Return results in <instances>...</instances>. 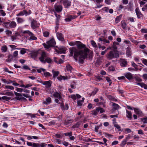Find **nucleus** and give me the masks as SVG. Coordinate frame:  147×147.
<instances>
[{
	"label": "nucleus",
	"mask_w": 147,
	"mask_h": 147,
	"mask_svg": "<svg viewBox=\"0 0 147 147\" xmlns=\"http://www.w3.org/2000/svg\"><path fill=\"white\" fill-rule=\"evenodd\" d=\"M114 126L118 129L119 131L121 130V127L118 124H114Z\"/></svg>",
	"instance_id": "obj_59"
},
{
	"label": "nucleus",
	"mask_w": 147,
	"mask_h": 147,
	"mask_svg": "<svg viewBox=\"0 0 147 147\" xmlns=\"http://www.w3.org/2000/svg\"><path fill=\"white\" fill-rule=\"evenodd\" d=\"M82 123V122L79 121L77 122L76 124L72 126V128H78L80 127V125L81 123Z\"/></svg>",
	"instance_id": "obj_35"
},
{
	"label": "nucleus",
	"mask_w": 147,
	"mask_h": 147,
	"mask_svg": "<svg viewBox=\"0 0 147 147\" xmlns=\"http://www.w3.org/2000/svg\"><path fill=\"white\" fill-rule=\"evenodd\" d=\"M105 78L106 80L109 83V85H110L112 83L111 80L108 77H106Z\"/></svg>",
	"instance_id": "obj_50"
},
{
	"label": "nucleus",
	"mask_w": 147,
	"mask_h": 147,
	"mask_svg": "<svg viewBox=\"0 0 147 147\" xmlns=\"http://www.w3.org/2000/svg\"><path fill=\"white\" fill-rule=\"evenodd\" d=\"M12 83V85L17 86H18L19 84L17 83L15 81H12L10 80H7V84H9Z\"/></svg>",
	"instance_id": "obj_21"
},
{
	"label": "nucleus",
	"mask_w": 147,
	"mask_h": 147,
	"mask_svg": "<svg viewBox=\"0 0 147 147\" xmlns=\"http://www.w3.org/2000/svg\"><path fill=\"white\" fill-rule=\"evenodd\" d=\"M30 14V12L28 13L27 11L26 10H24L22 11H21L20 13L17 14L16 16H22L25 15V16L29 15Z\"/></svg>",
	"instance_id": "obj_11"
},
{
	"label": "nucleus",
	"mask_w": 147,
	"mask_h": 147,
	"mask_svg": "<svg viewBox=\"0 0 147 147\" xmlns=\"http://www.w3.org/2000/svg\"><path fill=\"white\" fill-rule=\"evenodd\" d=\"M61 108L63 111L66 110V107L64 106L63 103H61Z\"/></svg>",
	"instance_id": "obj_58"
},
{
	"label": "nucleus",
	"mask_w": 147,
	"mask_h": 147,
	"mask_svg": "<svg viewBox=\"0 0 147 147\" xmlns=\"http://www.w3.org/2000/svg\"><path fill=\"white\" fill-rule=\"evenodd\" d=\"M39 55L40 57L39 58V59L42 63H45L46 62L51 63L52 61V60L47 56V54L45 52L40 51Z\"/></svg>",
	"instance_id": "obj_2"
},
{
	"label": "nucleus",
	"mask_w": 147,
	"mask_h": 147,
	"mask_svg": "<svg viewBox=\"0 0 147 147\" xmlns=\"http://www.w3.org/2000/svg\"><path fill=\"white\" fill-rule=\"evenodd\" d=\"M7 47L5 45L1 47V51H2L4 53L7 51Z\"/></svg>",
	"instance_id": "obj_39"
},
{
	"label": "nucleus",
	"mask_w": 147,
	"mask_h": 147,
	"mask_svg": "<svg viewBox=\"0 0 147 147\" xmlns=\"http://www.w3.org/2000/svg\"><path fill=\"white\" fill-rule=\"evenodd\" d=\"M98 90V89L97 88H95L93 91L91 92V96H94Z\"/></svg>",
	"instance_id": "obj_41"
},
{
	"label": "nucleus",
	"mask_w": 147,
	"mask_h": 147,
	"mask_svg": "<svg viewBox=\"0 0 147 147\" xmlns=\"http://www.w3.org/2000/svg\"><path fill=\"white\" fill-rule=\"evenodd\" d=\"M14 93L15 95L16 96V97L18 100H20L22 99L24 100L26 98L22 97V95L21 94L14 92Z\"/></svg>",
	"instance_id": "obj_15"
},
{
	"label": "nucleus",
	"mask_w": 147,
	"mask_h": 147,
	"mask_svg": "<svg viewBox=\"0 0 147 147\" xmlns=\"http://www.w3.org/2000/svg\"><path fill=\"white\" fill-rule=\"evenodd\" d=\"M127 141L125 139L124 140L121 142L120 145L123 146H125L126 144Z\"/></svg>",
	"instance_id": "obj_57"
},
{
	"label": "nucleus",
	"mask_w": 147,
	"mask_h": 147,
	"mask_svg": "<svg viewBox=\"0 0 147 147\" xmlns=\"http://www.w3.org/2000/svg\"><path fill=\"white\" fill-rule=\"evenodd\" d=\"M107 59L109 60L112 59L113 58H117L119 57V54L117 50H113L109 51L106 55Z\"/></svg>",
	"instance_id": "obj_3"
},
{
	"label": "nucleus",
	"mask_w": 147,
	"mask_h": 147,
	"mask_svg": "<svg viewBox=\"0 0 147 147\" xmlns=\"http://www.w3.org/2000/svg\"><path fill=\"white\" fill-rule=\"evenodd\" d=\"M142 120L144 123H147V117L145 118H143L142 119Z\"/></svg>",
	"instance_id": "obj_64"
},
{
	"label": "nucleus",
	"mask_w": 147,
	"mask_h": 147,
	"mask_svg": "<svg viewBox=\"0 0 147 147\" xmlns=\"http://www.w3.org/2000/svg\"><path fill=\"white\" fill-rule=\"evenodd\" d=\"M99 112H100V113H102L105 112V110L102 108L98 107Z\"/></svg>",
	"instance_id": "obj_56"
},
{
	"label": "nucleus",
	"mask_w": 147,
	"mask_h": 147,
	"mask_svg": "<svg viewBox=\"0 0 147 147\" xmlns=\"http://www.w3.org/2000/svg\"><path fill=\"white\" fill-rule=\"evenodd\" d=\"M39 24L34 19L32 20L31 24V27L33 29H34L39 27Z\"/></svg>",
	"instance_id": "obj_7"
},
{
	"label": "nucleus",
	"mask_w": 147,
	"mask_h": 147,
	"mask_svg": "<svg viewBox=\"0 0 147 147\" xmlns=\"http://www.w3.org/2000/svg\"><path fill=\"white\" fill-rule=\"evenodd\" d=\"M52 72L53 74V77L55 79L57 76L59 74V71H55L53 70H52Z\"/></svg>",
	"instance_id": "obj_32"
},
{
	"label": "nucleus",
	"mask_w": 147,
	"mask_h": 147,
	"mask_svg": "<svg viewBox=\"0 0 147 147\" xmlns=\"http://www.w3.org/2000/svg\"><path fill=\"white\" fill-rule=\"evenodd\" d=\"M55 10L58 12H61L62 10V7L61 5L55 4L54 5Z\"/></svg>",
	"instance_id": "obj_9"
},
{
	"label": "nucleus",
	"mask_w": 147,
	"mask_h": 147,
	"mask_svg": "<svg viewBox=\"0 0 147 147\" xmlns=\"http://www.w3.org/2000/svg\"><path fill=\"white\" fill-rule=\"evenodd\" d=\"M54 61L57 64L61 63L63 62V60L61 59H58L56 57H54Z\"/></svg>",
	"instance_id": "obj_33"
},
{
	"label": "nucleus",
	"mask_w": 147,
	"mask_h": 147,
	"mask_svg": "<svg viewBox=\"0 0 147 147\" xmlns=\"http://www.w3.org/2000/svg\"><path fill=\"white\" fill-rule=\"evenodd\" d=\"M9 47L12 49L13 50V49H18L20 50L21 48H17L16 46L14 45H10Z\"/></svg>",
	"instance_id": "obj_48"
},
{
	"label": "nucleus",
	"mask_w": 147,
	"mask_h": 147,
	"mask_svg": "<svg viewBox=\"0 0 147 147\" xmlns=\"http://www.w3.org/2000/svg\"><path fill=\"white\" fill-rule=\"evenodd\" d=\"M51 82L50 81H41V83L45 85L46 88H48L51 86Z\"/></svg>",
	"instance_id": "obj_14"
},
{
	"label": "nucleus",
	"mask_w": 147,
	"mask_h": 147,
	"mask_svg": "<svg viewBox=\"0 0 147 147\" xmlns=\"http://www.w3.org/2000/svg\"><path fill=\"white\" fill-rule=\"evenodd\" d=\"M66 50L64 48H61L59 49V50H56V52L58 53H65Z\"/></svg>",
	"instance_id": "obj_30"
},
{
	"label": "nucleus",
	"mask_w": 147,
	"mask_h": 147,
	"mask_svg": "<svg viewBox=\"0 0 147 147\" xmlns=\"http://www.w3.org/2000/svg\"><path fill=\"white\" fill-rule=\"evenodd\" d=\"M108 98L111 100L113 101L116 102L117 101V100L116 98L111 96H109L108 97Z\"/></svg>",
	"instance_id": "obj_42"
},
{
	"label": "nucleus",
	"mask_w": 147,
	"mask_h": 147,
	"mask_svg": "<svg viewBox=\"0 0 147 147\" xmlns=\"http://www.w3.org/2000/svg\"><path fill=\"white\" fill-rule=\"evenodd\" d=\"M63 5L65 8H67L71 5V3L68 1H65L63 2Z\"/></svg>",
	"instance_id": "obj_34"
},
{
	"label": "nucleus",
	"mask_w": 147,
	"mask_h": 147,
	"mask_svg": "<svg viewBox=\"0 0 147 147\" xmlns=\"http://www.w3.org/2000/svg\"><path fill=\"white\" fill-rule=\"evenodd\" d=\"M56 44V42L53 39H52L47 42V44L44 43L43 45L45 48L47 49H49L51 47L55 46Z\"/></svg>",
	"instance_id": "obj_5"
},
{
	"label": "nucleus",
	"mask_w": 147,
	"mask_h": 147,
	"mask_svg": "<svg viewBox=\"0 0 147 147\" xmlns=\"http://www.w3.org/2000/svg\"><path fill=\"white\" fill-rule=\"evenodd\" d=\"M91 43L93 46L94 47H97V45L95 42L93 40L91 41Z\"/></svg>",
	"instance_id": "obj_60"
},
{
	"label": "nucleus",
	"mask_w": 147,
	"mask_h": 147,
	"mask_svg": "<svg viewBox=\"0 0 147 147\" xmlns=\"http://www.w3.org/2000/svg\"><path fill=\"white\" fill-rule=\"evenodd\" d=\"M44 75L45 76L47 77L48 76H51V74L48 72H45L44 73Z\"/></svg>",
	"instance_id": "obj_61"
},
{
	"label": "nucleus",
	"mask_w": 147,
	"mask_h": 147,
	"mask_svg": "<svg viewBox=\"0 0 147 147\" xmlns=\"http://www.w3.org/2000/svg\"><path fill=\"white\" fill-rule=\"evenodd\" d=\"M136 84L140 86L141 87L145 89H147V85L144 84L143 83H137Z\"/></svg>",
	"instance_id": "obj_26"
},
{
	"label": "nucleus",
	"mask_w": 147,
	"mask_h": 147,
	"mask_svg": "<svg viewBox=\"0 0 147 147\" xmlns=\"http://www.w3.org/2000/svg\"><path fill=\"white\" fill-rule=\"evenodd\" d=\"M57 38L60 40L63 41L64 40L62 34L61 33H57Z\"/></svg>",
	"instance_id": "obj_22"
},
{
	"label": "nucleus",
	"mask_w": 147,
	"mask_h": 147,
	"mask_svg": "<svg viewBox=\"0 0 147 147\" xmlns=\"http://www.w3.org/2000/svg\"><path fill=\"white\" fill-rule=\"evenodd\" d=\"M121 17L122 15H120L116 18L115 19V22L117 23H118L120 21Z\"/></svg>",
	"instance_id": "obj_45"
},
{
	"label": "nucleus",
	"mask_w": 147,
	"mask_h": 147,
	"mask_svg": "<svg viewBox=\"0 0 147 147\" xmlns=\"http://www.w3.org/2000/svg\"><path fill=\"white\" fill-rule=\"evenodd\" d=\"M40 51H36L30 53L31 56L32 58L35 59L39 55L40 52Z\"/></svg>",
	"instance_id": "obj_10"
},
{
	"label": "nucleus",
	"mask_w": 147,
	"mask_h": 147,
	"mask_svg": "<svg viewBox=\"0 0 147 147\" xmlns=\"http://www.w3.org/2000/svg\"><path fill=\"white\" fill-rule=\"evenodd\" d=\"M131 49L129 47H128L126 49V54L128 56H130L131 55Z\"/></svg>",
	"instance_id": "obj_29"
},
{
	"label": "nucleus",
	"mask_w": 147,
	"mask_h": 147,
	"mask_svg": "<svg viewBox=\"0 0 147 147\" xmlns=\"http://www.w3.org/2000/svg\"><path fill=\"white\" fill-rule=\"evenodd\" d=\"M64 135L66 136L69 137V139L71 140H74L75 138L74 136H72V132L69 131L68 132L64 133Z\"/></svg>",
	"instance_id": "obj_8"
},
{
	"label": "nucleus",
	"mask_w": 147,
	"mask_h": 147,
	"mask_svg": "<svg viewBox=\"0 0 147 147\" xmlns=\"http://www.w3.org/2000/svg\"><path fill=\"white\" fill-rule=\"evenodd\" d=\"M20 49H21V50L20 51V53L21 54L23 55L26 53V49L24 48H21Z\"/></svg>",
	"instance_id": "obj_47"
},
{
	"label": "nucleus",
	"mask_w": 147,
	"mask_h": 147,
	"mask_svg": "<svg viewBox=\"0 0 147 147\" xmlns=\"http://www.w3.org/2000/svg\"><path fill=\"white\" fill-rule=\"evenodd\" d=\"M129 7L128 8V10L129 11H132L133 10V8H132V6L131 3H129L128 5Z\"/></svg>",
	"instance_id": "obj_51"
},
{
	"label": "nucleus",
	"mask_w": 147,
	"mask_h": 147,
	"mask_svg": "<svg viewBox=\"0 0 147 147\" xmlns=\"http://www.w3.org/2000/svg\"><path fill=\"white\" fill-rule=\"evenodd\" d=\"M57 78L58 80L61 81L63 80H67L68 79V77L67 76H64L60 75L59 76L57 77Z\"/></svg>",
	"instance_id": "obj_24"
},
{
	"label": "nucleus",
	"mask_w": 147,
	"mask_h": 147,
	"mask_svg": "<svg viewBox=\"0 0 147 147\" xmlns=\"http://www.w3.org/2000/svg\"><path fill=\"white\" fill-rule=\"evenodd\" d=\"M17 26L16 23L14 21H12L10 23L9 26L11 28H15Z\"/></svg>",
	"instance_id": "obj_31"
},
{
	"label": "nucleus",
	"mask_w": 147,
	"mask_h": 147,
	"mask_svg": "<svg viewBox=\"0 0 147 147\" xmlns=\"http://www.w3.org/2000/svg\"><path fill=\"white\" fill-rule=\"evenodd\" d=\"M23 136L26 137L27 139L28 140H31L32 138L35 139H38V137L36 136L25 135H24Z\"/></svg>",
	"instance_id": "obj_23"
},
{
	"label": "nucleus",
	"mask_w": 147,
	"mask_h": 147,
	"mask_svg": "<svg viewBox=\"0 0 147 147\" xmlns=\"http://www.w3.org/2000/svg\"><path fill=\"white\" fill-rule=\"evenodd\" d=\"M4 88L5 89H9L11 90H13L14 89L13 87L9 85L6 86Z\"/></svg>",
	"instance_id": "obj_44"
},
{
	"label": "nucleus",
	"mask_w": 147,
	"mask_h": 147,
	"mask_svg": "<svg viewBox=\"0 0 147 147\" xmlns=\"http://www.w3.org/2000/svg\"><path fill=\"white\" fill-rule=\"evenodd\" d=\"M5 32H6V34H7V35L9 36H10L11 35L12 33V32L11 31L8 30H6Z\"/></svg>",
	"instance_id": "obj_52"
},
{
	"label": "nucleus",
	"mask_w": 147,
	"mask_h": 147,
	"mask_svg": "<svg viewBox=\"0 0 147 147\" xmlns=\"http://www.w3.org/2000/svg\"><path fill=\"white\" fill-rule=\"evenodd\" d=\"M23 33L24 34H27L30 36L29 40H36L37 39V38L34 34L28 30L24 31Z\"/></svg>",
	"instance_id": "obj_6"
},
{
	"label": "nucleus",
	"mask_w": 147,
	"mask_h": 147,
	"mask_svg": "<svg viewBox=\"0 0 147 147\" xmlns=\"http://www.w3.org/2000/svg\"><path fill=\"white\" fill-rule=\"evenodd\" d=\"M68 16L71 20L76 18L77 17V16L76 15H70Z\"/></svg>",
	"instance_id": "obj_55"
},
{
	"label": "nucleus",
	"mask_w": 147,
	"mask_h": 147,
	"mask_svg": "<svg viewBox=\"0 0 147 147\" xmlns=\"http://www.w3.org/2000/svg\"><path fill=\"white\" fill-rule=\"evenodd\" d=\"M66 68L67 71H70V72L73 69L71 66L69 65H66Z\"/></svg>",
	"instance_id": "obj_46"
},
{
	"label": "nucleus",
	"mask_w": 147,
	"mask_h": 147,
	"mask_svg": "<svg viewBox=\"0 0 147 147\" xmlns=\"http://www.w3.org/2000/svg\"><path fill=\"white\" fill-rule=\"evenodd\" d=\"M77 47L78 49L74 47H72L69 48L70 54L69 56H71L74 54V58L77 61L78 57L80 62L83 63L84 60L88 57V55L89 59H91L93 56V52L90 51V50L86 47L85 45L82 43L80 41H76Z\"/></svg>",
	"instance_id": "obj_1"
},
{
	"label": "nucleus",
	"mask_w": 147,
	"mask_h": 147,
	"mask_svg": "<svg viewBox=\"0 0 147 147\" xmlns=\"http://www.w3.org/2000/svg\"><path fill=\"white\" fill-rule=\"evenodd\" d=\"M53 95L55 98H58L60 100H61L62 98L61 94L57 92H54L53 94Z\"/></svg>",
	"instance_id": "obj_16"
},
{
	"label": "nucleus",
	"mask_w": 147,
	"mask_h": 147,
	"mask_svg": "<svg viewBox=\"0 0 147 147\" xmlns=\"http://www.w3.org/2000/svg\"><path fill=\"white\" fill-rule=\"evenodd\" d=\"M43 35L45 37H47L49 35V32L48 31H44L43 32Z\"/></svg>",
	"instance_id": "obj_43"
},
{
	"label": "nucleus",
	"mask_w": 147,
	"mask_h": 147,
	"mask_svg": "<svg viewBox=\"0 0 147 147\" xmlns=\"http://www.w3.org/2000/svg\"><path fill=\"white\" fill-rule=\"evenodd\" d=\"M124 75L129 80L132 79L133 78L132 74L129 72L125 73L124 74Z\"/></svg>",
	"instance_id": "obj_19"
},
{
	"label": "nucleus",
	"mask_w": 147,
	"mask_h": 147,
	"mask_svg": "<svg viewBox=\"0 0 147 147\" xmlns=\"http://www.w3.org/2000/svg\"><path fill=\"white\" fill-rule=\"evenodd\" d=\"M18 54V51H15L13 53V56L14 57L17 58V57Z\"/></svg>",
	"instance_id": "obj_54"
},
{
	"label": "nucleus",
	"mask_w": 147,
	"mask_h": 147,
	"mask_svg": "<svg viewBox=\"0 0 147 147\" xmlns=\"http://www.w3.org/2000/svg\"><path fill=\"white\" fill-rule=\"evenodd\" d=\"M99 112L98 108H97L95 110H94L92 111V114L94 115H96L98 114Z\"/></svg>",
	"instance_id": "obj_40"
},
{
	"label": "nucleus",
	"mask_w": 147,
	"mask_h": 147,
	"mask_svg": "<svg viewBox=\"0 0 147 147\" xmlns=\"http://www.w3.org/2000/svg\"><path fill=\"white\" fill-rule=\"evenodd\" d=\"M51 101V98L48 97L46 98L45 100L43 102V104L47 105H49L50 104Z\"/></svg>",
	"instance_id": "obj_20"
},
{
	"label": "nucleus",
	"mask_w": 147,
	"mask_h": 147,
	"mask_svg": "<svg viewBox=\"0 0 147 147\" xmlns=\"http://www.w3.org/2000/svg\"><path fill=\"white\" fill-rule=\"evenodd\" d=\"M98 39L99 42L103 44H105L106 43H109L110 42L109 40H107L105 38L103 37L99 38Z\"/></svg>",
	"instance_id": "obj_12"
},
{
	"label": "nucleus",
	"mask_w": 147,
	"mask_h": 147,
	"mask_svg": "<svg viewBox=\"0 0 147 147\" xmlns=\"http://www.w3.org/2000/svg\"><path fill=\"white\" fill-rule=\"evenodd\" d=\"M73 121L70 119L65 120L64 121V124L66 125H70L72 123Z\"/></svg>",
	"instance_id": "obj_28"
},
{
	"label": "nucleus",
	"mask_w": 147,
	"mask_h": 147,
	"mask_svg": "<svg viewBox=\"0 0 147 147\" xmlns=\"http://www.w3.org/2000/svg\"><path fill=\"white\" fill-rule=\"evenodd\" d=\"M134 110L135 113L138 115L139 116H142V111L138 108H134Z\"/></svg>",
	"instance_id": "obj_13"
},
{
	"label": "nucleus",
	"mask_w": 147,
	"mask_h": 147,
	"mask_svg": "<svg viewBox=\"0 0 147 147\" xmlns=\"http://www.w3.org/2000/svg\"><path fill=\"white\" fill-rule=\"evenodd\" d=\"M142 10L143 11L147 12V5H144V7L142 8Z\"/></svg>",
	"instance_id": "obj_63"
},
{
	"label": "nucleus",
	"mask_w": 147,
	"mask_h": 147,
	"mask_svg": "<svg viewBox=\"0 0 147 147\" xmlns=\"http://www.w3.org/2000/svg\"><path fill=\"white\" fill-rule=\"evenodd\" d=\"M112 103V106L113 107V109L114 110L118 109L120 107L118 104L115 103Z\"/></svg>",
	"instance_id": "obj_37"
},
{
	"label": "nucleus",
	"mask_w": 147,
	"mask_h": 147,
	"mask_svg": "<svg viewBox=\"0 0 147 147\" xmlns=\"http://www.w3.org/2000/svg\"><path fill=\"white\" fill-rule=\"evenodd\" d=\"M2 98L3 100H10L11 98L9 97L3 96L2 97Z\"/></svg>",
	"instance_id": "obj_53"
},
{
	"label": "nucleus",
	"mask_w": 147,
	"mask_h": 147,
	"mask_svg": "<svg viewBox=\"0 0 147 147\" xmlns=\"http://www.w3.org/2000/svg\"><path fill=\"white\" fill-rule=\"evenodd\" d=\"M126 115L127 117L129 119L131 120L132 118V114L131 112L130 111H128L126 110Z\"/></svg>",
	"instance_id": "obj_25"
},
{
	"label": "nucleus",
	"mask_w": 147,
	"mask_h": 147,
	"mask_svg": "<svg viewBox=\"0 0 147 147\" xmlns=\"http://www.w3.org/2000/svg\"><path fill=\"white\" fill-rule=\"evenodd\" d=\"M27 145L28 146H31L32 147H45L47 144L45 143H41L40 144L38 143L32 142H27Z\"/></svg>",
	"instance_id": "obj_4"
},
{
	"label": "nucleus",
	"mask_w": 147,
	"mask_h": 147,
	"mask_svg": "<svg viewBox=\"0 0 147 147\" xmlns=\"http://www.w3.org/2000/svg\"><path fill=\"white\" fill-rule=\"evenodd\" d=\"M55 15L56 18V23L57 24L59 22L60 19V16L59 15L57 14L56 13H55Z\"/></svg>",
	"instance_id": "obj_36"
},
{
	"label": "nucleus",
	"mask_w": 147,
	"mask_h": 147,
	"mask_svg": "<svg viewBox=\"0 0 147 147\" xmlns=\"http://www.w3.org/2000/svg\"><path fill=\"white\" fill-rule=\"evenodd\" d=\"M16 19L17 23L18 24L22 23L25 21L24 19L20 17H16Z\"/></svg>",
	"instance_id": "obj_27"
},
{
	"label": "nucleus",
	"mask_w": 147,
	"mask_h": 147,
	"mask_svg": "<svg viewBox=\"0 0 147 147\" xmlns=\"http://www.w3.org/2000/svg\"><path fill=\"white\" fill-rule=\"evenodd\" d=\"M135 18L133 17H129L128 20H129L131 22H135Z\"/></svg>",
	"instance_id": "obj_62"
},
{
	"label": "nucleus",
	"mask_w": 147,
	"mask_h": 147,
	"mask_svg": "<svg viewBox=\"0 0 147 147\" xmlns=\"http://www.w3.org/2000/svg\"><path fill=\"white\" fill-rule=\"evenodd\" d=\"M115 70V68L113 66H111L109 67L108 69V71H114Z\"/></svg>",
	"instance_id": "obj_49"
},
{
	"label": "nucleus",
	"mask_w": 147,
	"mask_h": 147,
	"mask_svg": "<svg viewBox=\"0 0 147 147\" xmlns=\"http://www.w3.org/2000/svg\"><path fill=\"white\" fill-rule=\"evenodd\" d=\"M121 25L123 29H125L126 28V24L124 21H122L121 22Z\"/></svg>",
	"instance_id": "obj_38"
},
{
	"label": "nucleus",
	"mask_w": 147,
	"mask_h": 147,
	"mask_svg": "<svg viewBox=\"0 0 147 147\" xmlns=\"http://www.w3.org/2000/svg\"><path fill=\"white\" fill-rule=\"evenodd\" d=\"M120 65L122 67H125L127 65V62L126 59H121L120 60Z\"/></svg>",
	"instance_id": "obj_18"
},
{
	"label": "nucleus",
	"mask_w": 147,
	"mask_h": 147,
	"mask_svg": "<svg viewBox=\"0 0 147 147\" xmlns=\"http://www.w3.org/2000/svg\"><path fill=\"white\" fill-rule=\"evenodd\" d=\"M136 12L138 18H141L143 17V15L142 14L139 9L138 8L136 9Z\"/></svg>",
	"instance_id": "obj_17"
}]
</instances>
